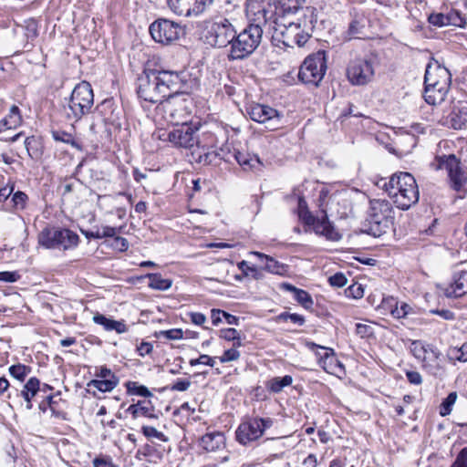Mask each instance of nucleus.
Masks as SVG:
<instances>
[{"label":"nucleus","instance_id":"e2e57ef3","mask_svg":"<svg viewBox=\"0 0 467 467\" xmlns=\"http://www.w3.org/2000/svg\"><path fill=\"white\" fill-rule=\"evenodd\" d=\"M406 377L410 384L420 385L422 383V377L418 371L408 370Z\"/></svg>","mask_w":467,"mask_h":467},{"label":"nucleus","instance_id":"bf43d9fd","mask_svg":"<svg viewBox=\"0 0 467 467\" xmlns=\"http://www.w3.org/2000/svg\"><path fill=\"white\" fill-rule=\"evenodd\" d=\"M98 230L101 239L105 237H115L116 234L119 232V229L108 225L99 227Z\"/></svg>","mask_w":467,"mask_h":467},{"label":"nucleus","instance_id":"7ed1b4c3","mask_svg":"<svg viewBox=\"0 0 467 467\" xmlns=\"http://www.w3.org/2000/svg\"><path fill=\"white\" fill-rule=\"evenodd\" d=\"M382 188L400 210H408L419 202L420 192L415 178L409 172L393 174Z\"/></svg>","mask_w":467,"mask_h":467},{"label":"nucleus","instance_id":"774afa93","mask_svg":"<svg viewBox=\"0 0 467 467\" xmlns=\"http://www.w3.org/2000/svg\"><path fill=\"white\" fill-rule=\"evenodd\" d=\"M189 316L191 317V321L197 326H201L206 321V317L202 313L192 312Z\"/></svg>","mask_w":467,"mask_h":467},{"label":"nucleus","instance_id":"2f4dec72","mask_svg":"<svg viewBox=\"0 0 467 467\" xmlns=\"http://www.w3.org/2000/svg\"><path fill=\"white\" fill-rule=\"evenodd\" d=\"M283 286L295 294V299L306 309H309L313 306L311 296L305 290L296 288L293 285L284 284Z\"/></svg>","mask_w":467,"mask_h":467},{"label":"nucleus","instance_id":"c756f323","mask_svg":"<svg viewBox=\"0 0 467 467\" xmlns=\"http://www.w3.org/2000/svg\"><path fill=\"white\" fill-rule=\"evenodd\" d=\"M451 128L462 130L467 124V107H455L449 116Z\"/></svg>","mask_w":467,"mask_h":467},{"label":"nucleus","instance_id":"5fc2aeb1","mask_svg":"<svg viewBox=\"0 0 467 467\" xmlns=\"http://www.w3.org/2000/svg\"><path fill=\"white\" fill-rule=\"evenodd\" d=\"M191 366H196V365H207L210 367H213L215 365V360L213 358L208 356V355H201L198 358H192L190 360Z\"/></svg>","mask_w":467,"mask_h":467},{"label":"nucleus","instance_id":"f3484780","mask_svg":"<svg viewBox=\"0 0 467 467\" xmlns=\"http://www.w3.org/2000/svg\"><path fill=\"white\" fill-rule=\"evenodd\" d=\"M149 31L155 42L167 45L179 39L182 29L174 21L159 18L150 24Z\"/></svg>","mask_w":467,"mask_h":467},{"label":"nucleus","instance_id":"2eb2a0df","mask_svg":"<svg viewBox=\"0 0 467 467\" xmlns=\"http://www.w3.org/2000/svg\"><path fill=\"white\" fill-rule=\"evenodd\" d=\"M327 70L326 53L317 51L309 55L299 68L298 78L305 84L317 86Z\"/></svg>","mask_w":467,"mask_h":467},{"label":"nucleus","instance_id":"1a4fd4ad","mask_svg":"<svg viewBox=\"0 0 467 467\" xmlns=\"http://www.w3.org/2000/svg\"><path fill=\"white\" fill-rule=\"evenodd\" d=\"M38 243L46 249L67 251L78 245L79 236L67 228L46 227L38 234Z\"/></svg>","mask_w":467,"mask_h":467},{"label":"nucleus","instance_id":"f8f14e48","mask_svg":"<svg viewBox=\"0 0 467 467\" xmlns=\"http://www.w3.org/2000/svg\"><path fill=\"white\" fill-rule=\"evenodd\" d=\"M245 10L249 25H258L263 30L266 26L272 30L274 19L279 16L276 4H273L271 0H246Z\"/></svg>","mask_w":467,"mask_h":467},{"label":"nucleus","instance_id":"423d86ee","mask_svg":"<svg viewBox=\"0 0 467 467\" xmlns=\"http://www.w3.org/2000/svg\"><path fill=\"white\" fill-rule=\"evenodd\" d=\"M93 104L91 85L82 81L74 88L71 96L63 105V113L68 120L78 121L91 111Z\"/></svg>","mask_w":467,"mask_h":467},{"label":"nucleus","instance_id":"9b49d317","mask_svg":"<svg viewBox=\"0 0 467 467\" xmlns=\"http://www.w3.org/2000/svg\"><path fill=\"white\" fill-rule=\"evenodd\" d=\"M378 60L376 57L365 56L351 59L346 69V76L353 86H367L375 78Z\"/></svg>","mask_w":467,"mask_h":467},{"label":"nucleus","instance_id":"ea45409f","mask_svg":"<svg viewBox=\"0 0 467 467\" xmlns=\"http://www.w3.org/2000/svg\"><path fill=\"white\" fill-rule=\"evenodd\" d=\"M448 358L453 361H467V342L463 343L460 348H451L447 353Z\"/></svg>","mask_w":467,"mask_h":467},{"label":"nucleus","instance_id":"37998d69","mask_svg":"<svg viewBox=\"0 0 467 467\" xmlns=\"http://www.w3.org/2000/svg\"><path fill=\"white\" fill-rule=\"evenodd\" d=\"M456 400L457 393L454 391L451 392L440 405V415L442 417L449 415L452 410V407L455 404Z\"/></svg>","mask_w":467,"mask_h":467},{"label":"nucleus","instance_id":"9d476101","mask_svg":"<svg viewBox=\"0 0 467 467\" xmlns=\"http://www.w3.org/2000/svg\"><path fill=\"white\" fill-rule=\"evenodd\" d=\"M264 30L255 25H248L231 43L229 58L244 59L250 56L260 45Z\"/></svg>","mask_w":467,"mask_h":467},{"label":"nucleus","instance_id":"a18cd8bd","mask_svg":"<svg viewBox=\"0 0 467 467\" xmlns=\"http://www.w3.org/2000/svg\"><path fill=\"white\" fill-rule=\"evenodd\" d=\"M356 334L361 338H370L375 337L374 327L369 324L357 323L355 325Z\"/></svg>","mask_w":467,"mask_h":467},{"label":"nucleus","instance_id":"338daca9","mask_svg":"<svg viewBox=\"0 0 467 467\" xmlns=\"http://www.w3.org/2000/svg\"><path fill=\"white\" fill-rule=\"evenodd\" d=\"M94 467H116L110 459L97 457L93 460Z\"/></svg>","mask_w":467,"mask_h":467},{"label":"nucleus","instance_id":"f03ea898","mask_svg":"<svg viewBox=\"0 0 467 467\" xmlns=\"http://www.w3.org/2000/svg\"><path fill=\"white\" fill-rule=\"evenodd\" d=\"M317 21V9L312 6L304 8L297 17L279 15L274 19L273 38L288 47H303L311 36Z\"/></svg>","mask_w":467,"mask_h":467},{"label":"nucleus","instance_id":"412c9836","mask_svg":"<svg viewBox=\"0 0 467 467\" xmlns=\"http://www.w3.org/2000/svg\"><path fill=\"white\" fill-rule=\"evenodd\" d=\"M306 347L315 351L319 366L327 373L335 374L336 353L333 348L319 346L314 342H307Z\"/></svg>","mask_w":467,"mask_h":467},{"label":"nucleus","instance_id":"09e8293b","mask_svg":"<svg viewBox=\"0 0 467 467\" xmlns=\"http://www.w3.org/2000/svg\"><path fill=\"white\" fill-rule=\"evenodd\" d=\"M238 268L242 271L243 276L252 275L254 279H259V273L256 267L249 266L247 261H241L237 264Z\"/></svg>","mask_w":467,"mask_h":467},{"label":"nucleus","instance_id":"864d4df0","mask_svg":"<svg viewBox=\"0 0 467 467\" xmlns=\"http://www.w3.org/2000/svg\"><path fill=\"white\" fill-rule=\"evenodd\" d=\"M410 350L413 354V356L418 359H424L425 354L427 352L424 346L421 344L420 341H413L411 343Z\"/></svg>","mask_w":467,"mask_h":467},{"label":"nucleus","instance_id":"ddd939ff","mask_svg":"<svg viewBox=\"0 0 467 467\" xmlns=\"http://www.w3.org/2000/svg\"><path fill=\"white\" fill-rule=\"evenodd\" d=\"M274 420L271 418L251 417L243 420L235 431L236 441L244 445H251L260 439L265 430L271 428Z\"/></svg>","mask_w":467,"mask_h":467},{"label":"nucleus","instance_id":"8fccbe9b","mask_svg":"<svg viewBox=\"0 0 467 467\" xmlns=\"http://www.w3.org/2000/svg\"><path fill=\"white\" fill-rule=\"evenodd\" d=\"M428 20H429L430 24H431L435 26L441 27V26H448L447 14L446 15L441 14V13L431 14L429 16Z\"/></svg>","mask_w":467,"mask_h":467},{"label":"nucleus","instance_id":"b1692460","mask_svg":"<svg viewBox=\"0 0 467 467\" xmlns=\"http://www.w3.org/2000/svg\"><path fill=\"white\" fill-rule=\"evenodd\" d=\"M424 99L430 105H439L444 101L450 88L424 84Z\"/></svg>","mask_w":467,"mask_h":467},{"label":"nucleus","instance_id":"13d9d810","mask_svg":"<svg viewBox=\"0 0 467 467\" xmlns=\"http://www.w3.org/2000/svg\"><path fill=\"white\" fill-rule=\"evenodd\" d=\"M20 278V275L14 271H4L0 272V282H5V283H14L16 282Z\"/></svg>","mask_w":467,"mask_h":467},{"label":"nucleus","instance_id":"7c9ffc66","mask_svg":"<svg viewBox=\"0 0 467 467\" xmlns=\"http://www.w3.org/2000/svg\"><path fill=\"white\" fill-rule=\"evenodd\" d=\"M305 0H276L278 15H295L302 6Z\"/></svg>","mask_w":467,"mask_h":467},{"label":"nucleus","instance_id":"c85d7f7f","mask_svg":"<svg viewBox=\"0 0 467 467\" xmlns=\"http://www.w3.org/2000/svg\"><path fill=\"white\" fill-rule=\"evenodd\" d=\"M20 123L19 109L14 105L11 107L8 116L0 120V134L16 129Z\"/></svg>","mask_w":467,"mask_h":467},{"label":"nucleus","instance_id":"cd10ccee","mask_svg":"<svg viewBox=\"0 0 467 467\" xmlns=\"http://www.w3.org/2000/svg\"><path fill=\"white\" fill-rule=\"evenodd\" d=\"M93 321L96 324L102 326L108 331L115 330L119 334H122L128 331V327L123 320H113L106 317L101 314H96L93 317Z\"/></svg>","mask_w":467,"mask_h":467},{"label":"nucleus","instance_id":"4be33fe9","mask_svg":"<svg viewBox=\"0 0 467 467\" xmlns=\"http://www.w3.org/2000/svg\"><path fill=\"white\" fill-rule=\"evenodd\" d=\"M40 395V380L36 378H30L26 383L23 386L21 391L17 394L18 397H21L25 402V408L27 410H32L33 408V400L35 398Z\"/></svg>","mask_w":467,"mask_h":467},{"label":"nucleus","instance_id":"79ce46f5","mask_svg":"<svg viewBox=\"0 0 467 467\" xmlns=\"http://www.w3.org/2000/svg\"><path fill=\"white\" fill-rule=\"evenodd\" d=\"M411 314H415L414 308L405 302H398L396 306L391 310V315L395 318H406Z\"/></svg>","mask_w":467,"mask_h":467},{"label":"nucleus","instance_id":"680f3d73","mask_svg":"<svg viewBox=\"0 0 467 467\" xmlns=\"http://www.w3.org/2000/svg\"><path fill=\"white\" fill-rule=\"evenodd\" d=\"M47 401H50L49 410L52 412V416L57 418H64V413L57 409V401L54 400L55 396L53 394L46 395Z\"/></svg>","mask_w":467,"mask_h":467},{"label":"nucleus","instance_id":"a211bd4d","mask_svg":"<svg viewBox=\"0 0 467 467\" xmlns=\"http://www.w3.org/2000/svg\"><path fill=\"white\" fill-rule=\"evenodd\" d=\"M213 0H167L169 8L176 15L191 17L202 14Z\"/></svg>","mask_w":467,"mask_h":467},{"label":"nucleus","instance_id":"39448f33","mask_svg":"<svg viewBox=\"0 0 467 467\" xmlns=\"http://www.w3.org/2000/svg\"><path fill=\"white\" fill-rule=\"evenodd\" d=\"M393 220L394 212L389 201L371 200L365 232L374 237H379L392 227Z\"/></svg>","mask_w":467,"mask_h":467},{"label":"nucleus","instance_id":"6e6552de","mask_svg":"<svg viewBox=\"0 0 467 467\" xmlns=\"http://www.w3.org/2000/svg\"><path fill=\"white\" fill-rule=\"evenodd\" d=\"M182 94L171 93L166 99L159 103L155 109L156 117L174 125L187 121L185 119L191 113L190 100Z\"/></svg>","mask_w":467,"mask_h":467},{"label":"nucleus","instance_id":"f704fd0d","mask_svg":"<svg viewBox=\"0 0 467 467\" xmlns=\"http://www.w3.org/2000/svg\"><path fill=\"white\" fill-rule=\"evenodd\" d=\"M293 378L290 375H285L282 378L275 377L268 380L265 384L266 389L274 393H279L285 387H288L292 384Z\"/></svg>","mask_w":467,"mask_h":467},{"label":"nucleus","instance_id":"58836bf2","mask_svg":"<svg viewBox=\"0 0 467 467\" xmlns=\"http://www.w3.org/2000/svg\"><path fill=\"white\" fill-rule=\"evenodd\" d=\"M127 392L130 395H137L144 398L152 397V393L143 385L136 381H128L126 383Z\"/></svg>","mask_w":467,"mask_h":467},{"label":"nucleus","instance_id":"f257e3e1","mask_svg":"<svg viewBox=\"0 0 467 467\" xmlns=\"http://www.w3.org/2000/svg\"><path fill=\"white\" fill-rule=\"evenodd\" d=\"M185 77L183 71L144 70L137 79L138 97L151 104L161 103L171 93H184Z\"/></svg>","mask_w":467,"mask_h":467},{"label":"nucleus","instance_id":"49530a36","mask_svg":"<svg viewBox=\"0 0 467 467\" xmlns=\"http://www.w3.org/2000/svg\"><path fill=\"white\" fill-rule=\"evenodd\" d=\"M155 337L157 338L164 337L169 340H177L182 338L183 333L180 328H172L169 330H161L159 332H155Z\"/></svg>","mask_w":467,"mask_h":467},{"label":"nucleus","instance_id":"a878e982","mask_svg":"<svg viewBox=\"0 0 467 467\" xmlns=\"http://www.w3.org/2000/svg\"><path fill=\"white\" fill-rule=\"evenodd\" d=\"M235 152H238V150H230L228 147L221 148L218 152H207L203 156H200V161L205 164H211L216 157H219L225 162L233 163V161H236L237 154Z\"/></svg>","mask_w":467,"mask_h":467},{"label":"nucleus","instance_id":"0eeeda50","mask_svg":"<svg viewBox=\"0 0 467 467\" xmlns=\"http://www.w3.org/2000/svg\"><path fill=\"white\" fill-rule=\"evenodd\" d=\"M298 218L306 226L311 227L316 234L324 236L329 241H339L342 235L336 230L334 224L328 220L327 211L322 210V216L317 217L308 210L304 198H299L297 205Z\"/></svg>","mask_w":467,"mask_h":467},{"label":"nucleus","instance_id":"6ab92c4d","mask_svg":"<svg viewBox=\"0 0 467 467\" xmlns=\"http://www.w3.org/2000/svg\"><path fill=\"white\" fill-rule=\"evenodd\" d=\"M247 113L251 119L259 123H268L270 130L277 129L279 124V114L276 109L262 104H254L247 108Z\"/></svg>","mask_w":467,"mask_h":467},{"label":"nucleus","instance_id":"393cba45","mask_svg":"<svg viewBox=\"0 0 467 467\" xmlns=\"http://www.w3.org/2000/svg\"><path fill=\"white\" fill-rule=\"evenodd\" d=\"M252 254L265 262L264 269L271 274L284 275L287 272V265L260 252H252Z\"/></svg>","mask_w":467,"mask_h":467},{"label":"nucleus","instance_id":"0e129e2a","mask_svg":"<svg viewBox=\"0 0 467 467\" xmlns=\"http://www.w3.org/2000/svg\"><path fill=\"white\" fill-rule=\"evenodd\" d=\"M95 375L99 379L118 378L109 368L106 367H100L97 368Z\"/></svg>","mask_w":467,"mask_h":467},{"label":"nucleus","instance_id":"20e7f679","mask_svg":"<svg viewBox=\"0 0 467 467\" xmlns=\"http://www.w3.org/2000/svg\"><path fill=\"white\" fill-rule=\"evenodd\" d=\"M200 27L205 43L213 47H226L236 36V29L233 23L222 16L205 20Z\"/></svg>","mask_w":467,"mask_h":467},{"label":"nucleus","instance_id":"052dcab7","mask_svg":"<svg viewBox=\"0 0 467 467\" xmlns=\"http://www.w3.org/2000/svg\"><path fill=\"white\" fill-rule=\"evenodd\" d=\"M191 386L189 379H177L171 387L172 391H186Z\"/></svg>","mask_w":467,"mask_h":467},{"label":"nucleus","instance_id":"de8ad7c7","mask_svg":"<svg viewBox=\"0 0 467 467\" xmlns=\"http://www.w3.org/2000/svg\"><path fill=\"white\" fill-rule=\"evenodd\" d=\"M141 431L144 434V436L147 437L148 439H157V440L161 441H168V438L166 437V435L163 432L159 431L154 427H151V426H142Z\"/></svg>","mask_w":467,"mask_h":467},{"label":"nucleus","instance_id":"5701e85b","mask_svg":"<svg viewBox=\"0 0 467 467\" xmlns=\"http://www.w3.org/2000/svg\"><path fill=\"white\" fill-rule=\"evenodd\" d=\"M200 445L207 451H216L224 448L225 437L221 431L209 432L201 438Z\"/></svg>","mask_w":467,"mask_h":467},{"label":"nucleus","instance_id":"c03bdc74","mask_svg":"<svg viewBox=\"0 0 467 467\" xmlns=\"http://www.w3.org/2000/svg\"><path fill=\"white\" fill-rule=\"evenodd\" d=\"M448 26L464 28L467 26L466 18L458 10H451L447 14Z\"/></svg>","mask_w":467,"mask_h":467},{"label":"nucleus","instance_id":"a19ab883","mask_svg":"<svg viewBox=\"0 0 467 467\" xmlns=\"http://www.w3.org/2000/svg\"><path fill=\"white\" fill-rule=\"evenodd\" d=\"M219 337L227 341H233L234 348H239L243 345L239 332L235 328H223L219 332Z\"/></svg>","mask_w":467,"mask_h":467},{"label":"nucleus","instance_id":"6e6d98bb","mask_svg":"<svg viewBox=\"0 0 467 467\" xmlns=\"http://www.w3.org/2000/svg\"><path fill=\"white\" fill-rule=\"evenodd\" d=\"M347 277L342 273H337L331 275L328 279L329 284L335 287H343L347 284Z\"/></svg>","mask_w":467,"mask_h":467},{"label":"nucleus","instance_id":"72a5a7b5","mask_svg":"<svg viewBox=\"0 0 467 467\" xmlns=\"http://www.w3.org/2000/svg\"><path fill=\"white\" fill-rule=\"evenodd\" d=\"M119 384V378L92 379L88 383V387L94 388L100 392L111 391Z\"/></svg>","mask_w":467,"mask_h":467},{"label":"nucleus","instance_id":"c9c22d12","mask_svg":"<svg viewBox=\"0 0 467 467\" xmlns=\"http://www.w3.org/2000/svg\"><path fill=\"white\" fill-rule=\"evenodd\" d=\"M235 154H237L235 161L244 170H253L261 165L260 159L255 155L251 156L249 153L240 150L235 152Z\"/></svg>","mask_w":467,"mask_h":467},{"label":"nucleus","instance_id":"69168bd1","mask_svg":"<svg viewBox=\"0 0 467 467\" xmlns=\"http://www.w3.org/2000/svg\"><path fill=\"white\" fill-rule=\"evenodd\" d=\"M152 348H153V347H152L151 343H150V342H141L137 347V351H138L139 356L145 357L146 355H149V354L151 353Z\"/></svg>","mask_w":467,"mask_h":467},{"label":"nucleus","instance_id":"e433bc0d","mask_svg":"<svg viewBox=\"0 0 467 467\" xmlns=\"http://www.w3.org/2000/svg\"><path fill=\"white\" fill-rule=\"evenodd\" d=\"M147 277L150 280L149 286L152 289L165 291L172 285L171 279L162 278L161 274H148Z\"/></svg>","mask_w":467,"mask_h":467},{"label":"nucleus","instance_id":"603ef678","mask_svg":"<svg viewBox=\"0 0 467 467\" xmlns=\"http://www.w3.org/2000/svg\"><path fill=\"white\" fill-rule=\"evenodd\" d=\"M240 358V352L236 349V348H233L227 349L223 352V354L220 357L221 363H226L230 361L237 360Z\"/></svg>","mask_w":467,"mask_h":467},{"label":"nucleus","instance_id":"4c0bfd02","mask_svg":"<svg viewBox=\"0 0 467 467\" xmlns=\"http://www.w3.org/2000/svg\"><path fill=\"white\" fill-rule=\"evenodd\" d=\"M32 368L29 366L17 363L9 367V374L20 382L25 381L26 378L31 373Z\"/></svg>","mask_w":467,"mask_h":467},{"label":"nucleus","instance_id":"3c124183","mask_svg":"<svg viewBox=\"0 0 467 467\" xmlns=\"http://www.w3.org/2000/svg\"><path fill=\"white\" fill-rule=\"evenodd\" d=\"M27 195L20 191H17L13 194L12 202L14 207L16 209H24L26 203Z\"/></svg>","mask_w":467,"mask_h":467},{"label":"nucleus","instance_id":"473e14b6","mask_svg":"<svg viewBox=\"0 0 467 467\" xmlns=\"http://www.w3.org/2000/svg\"><path fill=\"white\" fill-rule=\"evenodd\" d=\"M51 135L54 140L68 144L72 148H75L78 150H82L81 143L78 140H76L71 133L64 131L62 130H52Z\"/></svg>","mask_w":467,"mask_h":467},{"label":"nucleus","instance_id":"aec40b11","mask_svg":"<svg viewBox=\"0 0 467 467\" xmlns=\"http://www.w3.org/2000/svg\"><path fill=\"white\" fill-rule=\"evenodd\" d=\"M451 83V72L439 64H429L425 70L424 84H432L450 88Z\"/></svg>","mask_w":467,"mask_h":467},{"label":"nucleus","instance_id":"4d7b16f0","mask_svg":"<svg viewBox=\"0 0 467 467\" xmlns=\"http://www.w3.org/2000/svg\"><path fill=\"white\" fill-rule=\"evenodd\" d=\"M451 467H467V447L459 452Z\"/></svg>","mask_w":467,"mask_h":467},{"label":"nucleus","instance_id":"4468645a","mask_svg":"<svg viewBox=\"0 0 467 467\" xmlns=\"http://www.w3.org/2000/svg\"><path fill=\"white\" fill-rule=\"evenodd\" d=\"M436 169H444L448 173L451 187L459 192L467 184V170L454 154L436 156Z\"/></svg>","mask_w":467,"mask_h":467},{"label":"nucleus","instance_id":"bb28decb","mask_svg":"<svg viewBox=\"0 0 467 467\" xmlns=\"http://www.w3.org/2000/svg\"><path fill=\"white\" fill-rule=\"evenodd\" d=\"M154 407L149 400H139L137 403L131 404L127 412L130 413L133 418L146 417L150 419H157V415L153 413Z\"/></svg>","mask_w":467,"mask_h":467},{"label":"nucleus","instance_id":"dca6fc26","mask_svg":"<svg viewBox=\"0 0 467 467\" xmlns=\"http://www.w3.org/2000/svg\"><path fill=\"white\" fill-rule=\"evenodd\" d=\"M200 127L198 121H182L175 124L174 128L168 132V140L177 147L192 148L199 142L197 131Z\"/></svg>","mask_w":467,"mask_h":467}]
</instances>
